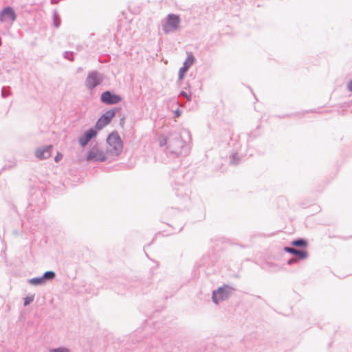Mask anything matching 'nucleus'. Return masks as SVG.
I'll use <instances>...</instances> for the list:
<instances>
[{"label":"nucleus","mask_w":352,"mask_h":352,"mask_svg":"<svg viewBox=\"0 0 352 352\" xmlns=\"http://www.w3.org/2000/svg\"><path fill=\"white\" fill-rule=\"evenodd\" d=\"M52 146H47L42 148H38L35 151V155L39 160L46 159L50 157Z\"/></svg>","instance_id":"nucleus-10"},{"label":"nucleus","mask_w":352,"mask_h":352,"mask_svg":"<svg viewBox=\"0 0 352 352\" xmlns=\"http://www.w3.org/2000/svg\"><path fill=\"white\" fill-rule=\"evenodd\" d=\"M181 94H182V95H183L184 96H185V97L187 98V100H190V96H188L186 92L182 91V92L181 93Z\"/></svg>","instance_id":"nucleus-20"},{"label":"nucleus","mask_w":352,"mask_h":352,"mask_svg":"<svg viewBox=\"0 0 352 352\" xmlns=\"http://www.w3.org/2000/svg\"><path fill=\"white\" fill-rule=\"evenodd\" d=\"M50 352H69V349L64 347L52 349Z\"/></svg>","instance_id":"nucleus-17"},{"label":"nucleus","mask_w":352,"mask_h":352,"mask_svg":"<svg viewBox=\"0 0 352 352\" xmlns=\"http://www.w3.org/2000/svg\"><path fill=\"white\" fill-rule=\"evenodd\" d=\"M34 300V297L33 296H28L25 298V301H24V305L25 306H27L28 305H29L31 302H32Z\"/></svg>","instance_id":"nucleus-18"},{"label":"nucleus","mask_w":352,"mask_h":352,"mask_svg":"<svg viewBox=\"0 0 352 352\" xmlns=\"http://www.w3.org/2000/svg\"><path fill=\"white\" fill-rule=\"evenodd\" d=\"M108 152L112 155H119L122 150V142L116 133H112L107 138Z\"/></svg>","instance_id":"nucleus-1"},{"label":"nucleus","mask_w":352,"mask_h":352,"mask_svg":"<svg viewBox=\"0 0 352 352\" xmlns=\"http://www.w3.org/2000/svg\"><path fill=\"white\" fill-rule=\"evenodd\" d=\"M292 245L297 247H306L307 245V242L305 239H300L293 241L292 242Z\"/></svg>","instance_id":"nucleus-12"},{"label":"nucleus","mask_w":352,"mask_h":352,"mask_svg":"<svg viewBox=\"0 0 352 352\" xmlns=\"http://www.w3.org/2000/svg\"><path fill=\"white\" fill-rule=\"evenodd\" d=\"M16 19L14 11L11 8H5L1 15L0 20L2 22H11L12 23Z\"/></svg>","instance_id":"nucleus-8"},{"label":"nucleus","mask_w":352,"mask_h":352,"mask_svg":"<svg viewBox=\"0 0 352 352\" xmlns=\"http://www.w3.org/2000/svg\"><path fill=\"white\" fill-rule=\"evenodd\" d=\"M62 157L63 155L60 153H58L57 155L55 156L54 160L56 162H58L59 160L62 159Z\"/></svg>","instance_id":"nucleus-19"},{"label":"nucleus","mask_w":352,"mask_h":352,"mask_svg":"<svg viewBox=\"0 0 352 352\" xmlns=\"http://www.w3.org/2000/svg\"><path fill=\"white\" fill-rule=\"evenodd\" d=\"M116 112L114 110H109L106 111L97 121L96 128L97 129H102L108 124L110 123L111 119L115 116Z\"/></svg>","instance_id":"nucleus-3"},{"label":"nucleus","mask_w":352,"mask_h":352,"mask_svg":"<svg viewBox=\"0 0 352 352\" xmlns=\"http://www.w3.org/2000/svg\"><path fill=\"white\" fill-rule=\"evenodd\" d=\"M180 23L179 16L175 14H170L167 16V21L164 25V30L168 32L179 28Z\"/></svg>","instance_id":"nucleus-2"},{"label":"nucleus","mask_w":352,"mask_h":352,"mask_svg":"<svg viewBox=\"0 0 352 352\" xmlns=\"http://www.w3.org/2000/svg\"><path fill=\"white\" fill-rule=\"evenodd\" d=\"M87 159L89 160L103 162L106 160V156L102 151L97 148H94L89 152Z\"/></svg>","instance_id":"nucleus-7"},{"label":"nucleus","mask_w":352,"mask_h":352,"mask_svg":"<svg viewBox=\"0 0 352 352\" xmlns=\"http://www.w3.org/2000/svg\"><path fill=\"white\" fill-rule=\"evenodd\" d=\"M100 82L101 78L99 76L97 72H94L89 74L85 82V85L89 89H92L98 85Z\"/></svg>","instance_id":"nucleus-6"},{"label":"nucleus","mask_w":352,"mask_h":352,"mask_svg":"<svg viewBox=\"0 0 352 352\" xmlns=\"http://www.w3.org/2000/svg\"><path fill=\"white\" fill-rule=\"evenodd\" d=\"M97 133L95 130L91 129H89L88 131H87L85 133V136L86 137V138L90 141V140L93 138H94L96 135Z\"/></svg>","instance_id":"nucleus-13"},{"label":"nucleus","mask_w":352,"mask_h":352,"mask_svg":"<svg viewBox=\"0 0 352 352\" xmlns=\"http://www.w3.org/2000/svg\"><path fill=\"white\" fill-rule=\"evenodd\" d=\"M89 141L86 138V137L85 136V135L83 136H82L80 139H79V143L80 144V145H82V146H86L88 142Z\"/></svg>","instance_id":"nucleus-16"},{"label":"nucleus","mask_w":352,"mask_h":352,"mask_svg":"<svg viewBox=\"0 0 352 352\" xmlns=\"http://www.w3.org/2000/svg\"><path fill=\"white\" fill-rule=\"evenodd\" d=\"M284 250L287 252L298 256L299 258L304 259L307 258V253L305 250H298L293 248L286 247Z\"/></svg>","instance_id":"nucleus-11"},{"label":"nucleus","mask_w":352,"mask_h":352,"mask_svg":"<svg viewBox=\"0 0 352 352\" xmlns=\"http://www.w3.org/2000/svg\"><path fill=\"white\" fill-rule=\"evenodd\" d=\"M101 101L103 103L107 104H113L119 102L121 100V98L115 94H113L109 91H106L101 94Z\"/></svg>","instance_id":"nucleus-4"},{"label":"nucleus","mask_w":352,"mask_h":352,"mask_svg":"<svg viewBox=\"0 0 352 352\" xmlns=\"http://www.w3.org/2000/svg\"><path fill=\"white\" fill-rule=\"evenodd\" d=\"M348 89L352 91V80L348 84Z\"/></svg>","instance_id":"nucleus-21"},{"label":"nucleus","mask_w":352,"mask_h":352,"mask_svg":"<svg viewBox=\"0 0 352 352\" xmlns=\"http://www.w3.org/2000/svg\"><path fill=\"white\" fill-rule=\"evenodd\" d=\"M230 292L227 287H220L217 291L213 292L212 300L217 304L219 301H222L228 298Z\"/></svg>","instance_id":"nucleus-5"},{"label":"nucleus","mask_w":352,"mask_h":352,"mask_svg":"<svg viewBox=\"0 0 352 352\" xmlns=\"http://www.w3.org/2000/svg\"><path fill=\"white\" fill-rule=\"evenodd\" d=\"M30 283L34 284V285H39V284L44 283V278L41 277V278H32L30 280Z\"/></svg>","instance_id":"nucleus-15"},{"label":"nucleus","mask_w":352,"mask_h":352,"mask_svg":"<svg viewBox=\"0 0 352 352\" xmlns=\"http://www.w3.org/2000/svg\"><path fill=\"white\" fill-rule=\"evenodd\" d=\"M42 277L44 278V280L46 279H53L55 277V273L52 271L46 272Z\"/></svg>","instance_id":"nucleus-14"},{"label":"nucleus","mask_w":352,"mask_h":352,"mask_svg":"<svg viewBox=\"0 0 352 352\" xmlns=\"http://www.w3.org/2000/svg\"><path fill=\"white\" fill-rule=\"evenodd\" d=\"M195 58L192 54H189L186 58V60L184 63V65L182 68H180L179 71V78L182 80L185 73L188 71L189 67L194 63Z\"/></svg>","instance_id":"nucleus-9"}]
</instances>
